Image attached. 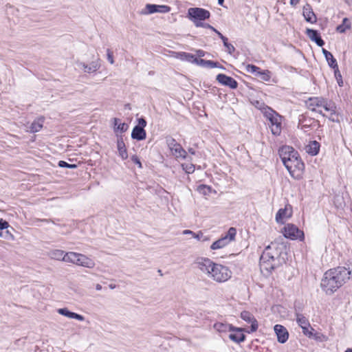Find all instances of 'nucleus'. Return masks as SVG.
<instances>
[{
    "instance_id": "1",
    "label": "nucleus",
    "mask_w": 352,
    "mask_h": 352,
    "mask_svg": "<svg viewBox=\"0 0 352 352\" xmlns=\"http://www.w3.org/2000/svg\"><path fill=\"white\" fill-rule=\"evenodd\" d=\"M287 245L284 243L272 242L263 250L259 261L261 271L268 275L287 258Z\"/></svg>"
},
{
    "instance_id": "2",
    "label": "nucleus",
    "mask_w": 352,
    "mask_h": 352,
    "mask_svg": "<svg viewBox=\"0 0 352 352\" xmlns=\"http://www.w3.org/2000/svg\"><path fill=\"white\" fill-rule=\"evenodd\" d=\"M352 276V270L345 266H338L327 270L321 280V288L328 295L333 294Z\"/></svg>"
},
{
    "instance_id": "3",
    "label": "nucleus",
    "mask_w": 352,
    "mask_h": 352,
    "mask_svg": "<svg viewBox=\"0 0 352 352\" xmlns=\"http://www.w3.org/2000/svg\"><path fill=\"white\" fill-rule=\"evenodd\" d=\"M278 154L291 177L297 180L302 179L305 164L298 152L292 146L285 145L278 149Z\"/></svg>"
},
{
    "instance_id": "4",
    "label": "nucleus",
    "mask_w": 352,
    "mask_h": 352,
    "mask_svg": "<svg viewBox=\"0 0 352 352\" xmlns=\"http://www.w3.org/2000/svg\"><path fill=\"white\" fill-rule=\"evenodd\" d=\"M263 113L270 122L271 131L274 135H279L281 133V116L270 107H265Z\"/></svg>"
},
{
    "instance_id": "5",
    "label": "nucleus",
    "mask_w": 352,
    "mask_h": 352,
    "mask_svg": "<svg viewBox=\"0 0 352 352\" xmlns=\"http://www.w3.org/2000/svg\"><path fill=\"white\" fill-rule=\"evenodd\" d=\"M209 276L218 283H223L231 278L232 272L228 267L214 263Z\"/></svg>"
},
{
    "instance_id": "6",
    "label": "nucleus",
    "mask_w": 352,
    "mask_h": 352,
    "mask_svg": "<svg viewBox=\"0 0 352 352\" xmlns=\"http://www.w3.org/2000/svg\"><path fill=\"white\" fill-rule=\"evenodd\" d=\"M187 17L196 26V23H203L202 21L208 19L210 17V12L202 8H190L188 10Z\"/></svg>"
},
{
    "instance_id": "7",
    "label": "nucleus",
    "mask_w": 352,
    "mask_h": 352,
    "mask_svg": "<svg viewBox=\"0 0 352 352\" xmlns=\"http://www.w3.org/2000/svg\"><path fill=\"white\" fill-rule=\"evenodd\" d=\"M236 235V228L233 227L230 228L228 232L224 236H222L220 239L212 243L210 245V249L219 250L226 247L231 241H234Z\"/></svg>"
},
{
    "instance_id": "8",
    "label": "nucleus",
    "mask_w": 352,
    "mask_h": 352,
    "mask_svg": "<svg viewBox=\"0 0 352 352\" xmlns=\"http://www.w3.org/2000/svg\"><path fill=\"white\" fill-rule=\"evenodd\" d=\"M283 236L292 240L299 239L302 241L305 238L304 232L297 226L292 223H287L283 228Z\"/></svg>"
},
{
    "instance_id": "9",
    "label": "nucleus",
    "mask_w": 352,
    "mask_h": 352,
    "mask_svg": "<svg viewBox=\"0 0 352 352\" xmlns=\"http://www.w3.org/2000/svg\"><path fill=\"white\" fill-rule=\"evenodd\" d=\"M166 143L173 154L177 157L185 159L187 156V152L182 148L180 144L171 137L166 138Z\"/></svg>"
},
{
    "instance_id": "10",
    "label": "nucleus",
    "mask_w": 352,
    "mask_h": 352,
    "mask_svg": "<svg viewBox=\"0 0 352 352\" xmlns=\"http://www.w3.org/2000/svg\"><path fill=\"white\" fill-rule=\"evenodd\" d=\"M298 124L300 125V129L305 132L309 131L310 129L315 126H320V122L314 118L307 117V116L302 115L299 118Z\"/></svg>"
},
{
    "instance_id": "11",
    "label": "nucleus",
    "mask_w": 352,
    "mask_h": 352,
    "mask_svg": "<svg viewBox=\"0 0 352 352\" xmlns=\"http://www.w3.org/2000/svg\"><path fill=\"white\" fill-rule=\"evenodd\" d=\"M195 264L203 273L208 274L209 276L211 268H212L214 263L208 258L198 257L195 261Z\"/></svg>"
},
{
    "instance_id": "12",
    "label": "nucleus",
    "mask_w": 352,
    "mask_h": 352,
    "mask_svg": "<svg viewBox=\"0 0 352 352\" xmlns=\"http://www.w3.org/2000/svg\"><path fill=\"white\" fill-rule=\"evenodd\" d=\"M171 8L166 5H156L147 3L145 6V10H142L141 13L144 14H151L156 12L159 13H168L170 11Z\"/></svg>"
},
{
    "instance_id": "13",
    "label": "nucleus",
    "mask_w": 352,
    "mask_h": 352,
    "mask_svg": "<svg viewBox=\"0 0 352 352\" xmlns=\"http://www.w3.org/2000/svg\"><path fill=\"white\" fill-rule=\"evenodd\" d=\"M241 318L244 321L251 324L250 329L245 330L246 333H251L257 331L258 327V322L252 313L248 311H243L241 313Z\"/></svg>"
},
{
    "instance_id": "14",
    "label": "nucleus",
    "mask_w": 352,
    "mask_h": 352,
    "mask_svg": "<svg viewBox=\"0 0 352 352\" xmlns=\"http://www.w3.org/2000/svg\"><path fill=\"white\" fill-rule=\"evenodd\" d=\"M216 80L222 85L227 86L232 89H236L238 87V82L235 79L224 74H219Z\"/></svg>"
},
{
    "instance_id": "15",
    "label": "nucleus",
    "mask_w": 352,
    "mask_h": 352,
    "mask_svg": "<svg viewBox=\"0 0 352 352\" xmlns=\"http://www.w3.org/2000/svg\"><path fill=\"white\" fill-rule=\"evenodd\" d=\"M228 327L230 331H234L229 335V338L231 340L236 343H241L245 340V336L243 333V331H245L243 329L234 327L231 324Z\"/></svg>"
},
{
    "instance_id": "16",
    "label": "nucleus",
    "mask_w": 352,
    "mask_h": 352,
    "mask_svg": "<svg viewBox=\"0 0 352 352\" xmlns=\"http://www.w3.org/2000/svg\"><path fill=\"white\" fill-rule=\"evenodd\" d=\"M274 329L277 336L278 342L281 344L285 343L289 338V332L287 329L281 324H276Z\"/></svg>"
},
{
    "instance_id": "17",
    "label": "nucleus",
    "mask_w": 352,
    "mask_h": 352,
    "mask_svg": "<svg viewBox=\"0 0 352 352\" xmlns=\"http://www.w3.org/2000/svg\"><path fill=\"white\" fill-rule=\"evenodd\" d=\"M292 214V206L287 205L284 208H280L276 214V221L278 223H283L285 218H289Z\"/></svg>"
},
{
    "instance_id": "18",
    "label": "nucleus",
    "mask_w": 352,
    "mask_h": 352,
    "mask_svg": "<svg viewBox=\"0 0 352 352\" xmlns=\"http://www.w3.org/2000/svg\"><path fill=\"white\" fill-rule=\"evenodd\" d=\"M306 34L314 42L316 43L319 47H322L324 45V41L322 38L320 34L316 30L307 28L306 30Z\"/></svg>"
},
{
    "instance_id": "19",
    "label": "nucleus",
    "mask_w": 352,
    "mask_h": 352,
    "mask_svg": "<svg viewBox=\"0 0 352 352\" xmlns=\"http://www.w3.org/2000/svg\"><path fill=\"white\" fill-rule=\"evenodd\" d=\"M302 14L307 22L315 23L317 21L316 16L314 12L311 5L309 3H306V5L303 6Z\"/></svg>"
},
{
    "instance_id": "20",
    "label": "nucleus",
    "mask_w": 352,
    "mask_h": 352,
    "mask_svg": "<svg viewBox=\"0 0 352 352\" xmlns=\"http://www.w3.org/2000/svg\"><path fill=\"white\" fill-rule=\"evenodd\" d=\"M323 97H310L305 101L306 107L311 111H316V107H321Z\"/></svg>"
},
{
    "instance_id": "21",
    "label": "nucleus",
    "mask_w": 352,
    "mask_h": 352,
    "mask_svg": "<svg viewBox=\"0 0 352 352\" xmlns=\"http://www.w3.org/2000/svg\"><path fill=\"white\" fill-rule=\"evenodd\" d=\"M117 148L119 156L123 160H126L128 158V153L122 135H117Z\"/></svg>"
},
{
    "instance_id": "22",
    "label": "nucleus",
    "mask_w": 352,
    "mask_h": 352,
    "mask_svg": "<svg viewBox=\"0 0 352 352\" xmlns=\"http://www.w3.org/2000/svg\"><path fill=\"white\" fill-rule=\"evenodd\" d=\"M75 265L87 268H93L95 266V263L91 258H89L87 256L79 254V256L77 257V261H76Z\"/></svg>"
},
{
    "instance_id": "23",
    "label": "nucleus",
    "mask_w": 352,
    "mask_h": 352,
    "mask_svg": "<svg viewBox=\"0 0 352 352\" xmlns=\"http://www.w3.org/2000/svg\"><path fill=\"white\" fill-rule=\"evenodd\" d=\"M197 65H199L204 67H208V68H219L221 69H226V68L221 65L219 62L213 61L210 60H204L202 58H197V61L196 63Z\"/></svg>"
},
{
    "instance_id": "24",
    "label": "nucleus",
    "mask_w": 352,
    "mask_h": 352,
    "mask_svg": "<svg viewBox=\"0 0 352 352\" xmlns=\"http://www.w3.org/2000/svg\"><path fill=\"white\" fill-rule=\"evenodd\" d=\"M78 66L84 69L85 72L93 73L96 72L100 67V63L99 59L92 61L89 65H87L85 63H79Z\"/></svg>"
},
{
    "instance_id": "25",
    "label": "nucleus",
    "mask_w": 352,
    "mask_h": 352,
    "mask_svg": "<svg viewBox=\"0 0 352 352\" xmlns=\"http://www.w3.org/2000/svg\"><path fill=\"white\" fill-rule=\"evenodd\" d=\"M57 311L59 314L67 317L69 318L76 319L79 321H83L85 320L83 316L76 314L75 312H72L69 311L67 308H60L58 309Z\"/></svg>"
},
{
    "instance_id": "26",
    "label": "nucleus",
    "mask_w": 352,
    "mask_h": 352,
    "mask_svg": "<svg viewBox=\"0 0 352 352\" xmlns=\"http://www.w3.org/2000/svg\"><path fill=\"white\" fill-rule=\"evenodd\" d=\"M320 144L316 140L310 141L305 146L306 152L311 155H317L320 151Z\"/></svg>"
},
{
    "instance_id": "27",
    "label": "nucleus",
    "mask_w": 352,
    "mask_h": 352,
    "mask_svg": "<svg viewBox=\"0 0 352 352\" xmlns=\"http://www.w3.org/2000/svg\"><path fill=\"white\" fill-rule=\"evenodd\" d=\"M44 121L45 118L43 116H41L35 119L32 122L29 128V131L32 133L40 131L41 129L43 128Z\"/></svg>"
},
{
    "instance_id": "28",
    "label": "nucleus",
    "mask_w": 352,
    "mask_h": 352,
    "mask_svg": "<svg viewBox=\"0 0 352 352\" xmlns=\"http://www.w3.org/2000/svg\"><path fill=\"white\" fill-rule=\"evenodd\" d=\"M131 138L138 141L144 140L146 138V132L144 129L135 126L131 132Z\"/></svg>"
},
{
    "instance_id": "29",
    "label": "nucleus",
    "mask_w": 352,
    "mask_h": 352,
    "mask_svg": "<svg viewBox=\"0 0 352 352\" xmlns=\"http://www.w3.org/2000/svg\"><path fill=\"white\" fill-rule=\"evenodd\" d=\"M322 52L328 63L329 66L333 69L338 67V65L336 59L334 58L333 54L324 48L322 49Z\"/></svg>"
},
{
    "instance_id": "30",
    "label": "nucleus",
    "mask_w": 352,
    "mask_h": 352,
    "mask_svg": "<svg viewBox=\"0 0 352 352\" xmlns=\"http://www.w3.org/2000/svg\"><path fill=\"white\" fill-rule=\"evenodd\" d=\"M176 58L180 59L181 60L186 61L193 64H196L198 58L195 55L185 52H179L177 54Z\"/></svg>"
},
{
    "instance_id": "31",
    "label": "nucleus",
    "mask_w": 352,
    "mask_h": 352,
    "mask_svg": "<svg viewBox=\"0 0 352 352\" xmlns=\"http://www.w3.org/2000/svg\"><path fill=\"white\" fill-rule=\"evenodd\" d=\"M321 107H323L324 109L327 111H330L331 116L336 113V107L334 102L328 100L327 98H323L322 104H321Z\"/></svg>"
},
{
    "instance_id": "32",
    "label": "nucleus",
    "mask_w": 352,
    "mask_h": 352,
    "mask_svg": "<svg viewBox=\"0 0 352 352\" xmlns=\"http://www.w3.org/2000/svg\"><path fill=\"white\" fill-rule=\"evenodd\" d=\"M120 121L119 118H113L114 131L115 132L120 131V133H124L128 129V124L124 122L120 123Z\"/></svg>"
},
{
    "instance_id": "33",
    "label": "nucleus",
    "mask_w": 352,
    "mask_h": 352,
    "mask_svg": "<svg viewBox=\"0 0 352 352\" xmlns=\"http://www.w3.org/2000/svg\"><path fill=\"white\" fill-rule=\"evenodd\" d=\"M351 23L348 18H344L340 25L336 28V31L339 33H344L346 30L351 29Z\"/></svg>"
},
{
    "instance_id": "34",
    "label": "nucleus",
    "mask_w": 352,
    "mask_h": 352,
    "mask_svg": "<svg viewBox=\"0 0 352 352\" xmlns=\"http://www.w3.org/2000/svg\"><path fill=\"white\" fill-rule=\"evenodd\" d=\"M296 322L301 327H310L309 322L308 319L304 316L302 314L299 313H296Z\"/></svg>"
},
{
    "instance_id": "35",
    "label": "nucleus",
    "mask_w": 352,
    "mask_h": 352,
    "mask_svg": "<svg viewBox=\"0 0 352 352\" xmlns=\"http://www.w3.org/2000/svg\"><path fill=\"white\" fill-rule=\"evenodd\" d=\"M65 252L61 250H54L51 252L50 255L52 258L65 261Z\"/></svg>"
},
{
    "instance_id": "36",
    "label": "nucleus",
    "mask_w": 352,
    "mask_h": 352,
    "mask_svg": "<svg viewBox=\"0 0 352 352\" xmlns=\"http://www.w3.org/2000/svg\"><path fill=\"white\" fill-rule=\"evenodd\" d=\"M80 253H76L74 252H66L65 262L71 263L75 264L77 261V257L79 256Z\"/></svg>"
},
{
    "instance_id": "37",
    "label": "nucleus",
    "mask_w": 352,
    "mask_h": 352,
    "mask_svg": "<svg viewBox=\"0 0 352 352\" xmlns=\"http://www.w3.org/2000/svg\"><path fill=\"white\" fill-rule=\"evenodd\" d=\"M197 190L199 194L206 196L211 192L212 188L205 184H201L197 186Z\"/></svg>"
},
{
    "instance_id": "38",
    "label": "nucleus",
    "mask_w": 352,
    "mask_h": 352,
    "mask_svg": "<svg viewBox=\"0 0 352 352\" xmlns=\"http://www.w3.org/2000/svg\"><path fill=\"white\" fill-rule=\"evenodd\" d=\"M256 76H260L264 81H270L271 78V72L269 70H260L258 74H256Z\"/></svg>"
},
{
    "instance_id": "39",
    "label": "nucleus",
    "mask_w": 352,
    "mask_h": 352,
    "mask_svg": "<svg viewBox=\"0 0 352 352\" xmlns=\"http://www.w3.org/2000/svg\"><path fill=\"white\" fill-rule=\"evenodd\" d=\"M222 42L223 43L224 47L226 48V51L228 52V54H232L235 51L236 49L234 47V45L228 43V38L223 39Z\"/></svg>"
},
{
    "instance_id": "40",
    "label": "nucleus",
    "mask_w": 352,
    "mask_h": 352,
    "mask_svg": "<svg viewBox=\"0 0 352 352\" xmlns=\"http://www.w3.org/2000/svg\"><path fill=\"white\" fill-rule=\"evenodd\" d=\"M58 165L60 168H67L71 169H74L78 167L77 164H69L67 162L63 160H60L58 163Z\"/></svg>"
},
{
    "instance_id": "41",
    "label": "nucleus",
    "mask_w": 352,
    "mask_h": 352,
    "mask_svg": "<svg viewBox=\"0 0 352 352\" xmlns=\"http://www.w3.org/2000/svg\"><path fill=\"white\" fill-rule=\"evenodd\" d=\"M333 70H334V76L338 82V84L340 87H342L343 85V81H342V77L341 73L339 70V68L337 67V68L334 69Z\"/></svg>"
},
{
    "instance_id": "42",
    "label": "nucleus",
    "mask_w": 352,
    "mask_h": 352,
    "mask_svg": "<svg viewBox=\"0 0 352 352\" xmlns=\"http://www.w3.org/2000/svg\"><path fill=\"white\" fill-rule=\"evenodd\" d=\"M261 68L254 65L249 64L246 66V71L252 74H258Z\"/></svg>"
},
{
    "instance_id": "43",
    "label": "nucleus",
    "mask_w": 352,
    "mask_h": 352,
    "mask_svg": "<svg viewBox=\"0 0 352 352\" xmlns=\"http://www.w3.org/2000/svg\"><path fill=\"white\" fill-rule=\"evenodd\" d=\"M183 170L188 174L192 173L195 171L193 164H182Z\"/></svg>"
},
{
    "instance_id": "44",
    "label": "nucleus",
    "mask_w": 352,
    "mask_h": 352,
    "mask_svg": "<svg viewBox=\"0 0 352 352\" xmlns=\"http://www.w3.org/2000/svg\"><path fill=\"white\" fill-rule=\"evenodd\" d=\"M137 120H138V124L135 125V126L140 127L141 129H144L147 124L145 118L143 117H141V118H138Z\"/></svg>"
},
{
    "instance_id": "45",
    "label": "nucleus",
    "mask_w": 352,
    "mask_h": 352,
    "mask_svg": "<svg viewBox=\"0 0 352 352\" xmlns=\"http://www.w3.org/2000/svg\"><path fill=\"white\" fill-rule=\"evenodd\" d=\"M196 27L197 28H208V29H210L211 30H212L213 32H215V30L217 29H215L214 27H212L211 25L208 24V23H196Z\"/></svg>"
},
{
    "instance_id": "46",
    "label": "nucleus",
    "mask_w": 352,
    "mask_h": 352,
    "mask_svg": "<svg viewBox=\"0 0 352 352\" xmlns=\"http://www.w3.org/2000/svg\"><path fill=\"white\" fill-rule=\"evenodd\" d=\"M131 160L134 164H137L140 168H142V162L136 155H132Z\"/></svg>"
},
{
    "instance_id": "47",
    "label": "nucleus",
    "mask_w": 352,
    "mask_h": 352,
    "mask_svg": "<svg viewBox=\"0 0 352 352\" xmlns=\"http://www.w3.org/2000/svg\"><path fill=\"white\" fill-rule=\"evenodd\" d=\"M192 237L195 238V239H197V240L200 241V240H203V241H206L207 240L206 238H204V234L201 231H199L197 233H195V234H192Z\"/></svg>"
},
{
    "instance_id": "48",
    "label": "nucleus",
    "mask_w": 352,
    "mask_h": 352,
    "mask_svg": "<svg viewBox=\"0 0 352 352\" xmlns=\"http://www.w3.org/2000/svg\"><path fill=\"white\" fill-rule=\"evenodd\" d=\"M9 226L10 225L8 221L3 219H0V230L7 229Z\"/></svg>"
},
{
    "instance_id": "49",
    "label": "nucleus",
    "mask_w": 352,
    "mask_h": 352,
    "mask_svg": "<svg viewBox=\"0 0 352 352\" xmlns=\"http://www.w3.org/2000/svg\"><path fill=\"white\" fill-rule=\"evenodd\" d=\"M214 327L217 328L218 331H226L228 326L227 324H224L223 323H217L215 324Z\"/></svg>"
},
{
    "instance_id": "50",
    "label": "nucleus",
    "mask_w": 352,
    "mask_h": 352,
    "mask_svg": "<svg viewBox=\"0 0 352 352\" xmlns=\"http://www.w3.org/2000/svg\"><path fill=\"white\" fill-rule=\"evenodd\" d=\"M107 60H109V62L111 64H113L114 63L113 52L109 49H107Z\"/></svg>"
},
{
    "instance_id": "51",
    "label": "nucleus",
    "mask_w": 352,
    "mask_h": 352,
    "mask_svg": "<svg viewBox=\"0 0 352 352\" xmlns=\"http://www.w3.org/2000/svg\"><path fill=\"white\" fill-rule=\"evenodd\" d=\"M308 327H301L303 333L306 336H308L309 337H311L312 333L309 331Z\"/></svg>"
},
{
    "instance_id": "52",
    "label": "nucleus",
    "mask_w": 352,
    "mask_h": 352,
    "mask_svg": "<svg viewBox=\"0 0 352 352\" xmlns=\"http://www.w3.org/2000/svg\"><path fill=\"white\" fill-rule=\"evenodd\" d=\"M308 327H301L303 333L306 336H308L309 337H311L312 333L309 331Z\"/></svg>"
},
{
    "instance_id": "53",
    "label": "nucleus",
    "mask_w": 352,
    "mask_h": 352,
    "mask_svg": "<svg viewBox=\"0 0 352 352\" xmlns=\"http://www.w3.org/2000/svg\"><path fill=\"white\" fill-rule=\"evenodd\" d=\"M256 104L255 105L257 108L261 109V111H263V108L265 107H267L266 105H265V104L263 102H260L259 101H256Z\"/></svg>"
},
{
    "instance_id": "54",
    "label": "nucleus",
    "mask_w": 352,
    "mask_h": 352,
    "mask_svg": "<svg viewBox=\"0 0 352 352\" xmlns=\"http://www.w3.org/2000/svg\"><path fill=\"white\" fill-rule=\"evenodd\" d=\"M196 54L198 57H203L205 56L206 52L202 50H196Z\"/></svg>"
},
{
    "instance_id": "55",
    "label": "nucleus",
    "mask_w": 352,
    "mask_h": 352,
    "mask_svg": "<svg viewBox=\"0 0 352 352\" xmlns=\"http://www.w3.org/2000/svg\"><path fill=\"white\" fill-rule=\"evenodd\" d=\"M214 32L218 35V36L221 39V41L226 38L217 30H216Z\"/></svg>"
},
{
    "instance_id": "56",
    "label": "nucleus",
    "mask_w": 352,
    "mask_h": 352,
    "mask_svg": "<svg viewBox=\"0 0 352 352\" xmlns=\"http://www.w3.org/2000/svg\"><path fill=\"white\" fill-rule=\"evenodd\" d=\"M183 234H191L192 236V234H195V232H193L192 231H191L190 230H185L183 231Z\"/></svg>"
},
{
    "instance_id": "57",
    "label": "nucleus",
    "mask_w": 352,
    "mask_h": 352,
    "mask_svg": "<svg viewBox=\"0 0 352 352\" xmlns=\"http://www.w3.org/2000/svg\"><path fill=\"white\" fill-rule=\"evenodd\" d=\"M300 0H290V4L292 6H296L299 3Z\"/></svg>"
},
{
    "instance_id": "58",
    "label": "nucleus",
    "mask_w": 352,
    "mask_h": 352,
    "mask_svg": "<svg viewBox=\"0 0 352 352\" xmlns=\"http://www.w3.org/2000/svg\"><path fill=\"white\" fill-rule=\"evenodd\" d=\"M37 221H41V222H47V223L52 221V223H54V221H52L51 219H37Z\"/></svg>"
},
{
    "instance_id": "59",
    "label": "nucleus",
    "mask_w": 352,
    "mask_h": 352,
    "mask_svg": "<svg viewBox=\"0 0 352 352\" xmlns=\"http://www.w3.org/2000/svg\"><path fill=\"white\" fill-rule=\"evenodd\" d=\"M188 152L192 154V155H195V150L192 148H188Z\"/></svg>"
},
{
    "instance_id": "60",
    "label": "nucleus",
    "mask_w": 352,
    "mask_h": 352,
    "mask_svg": "<svg viewBox=\"0 0 352 352\" xmlns=\"http://www.w3.org/2000/svg\"><path fill=\"white\" fill-rule=\"evenodd\" d=\"M102 285H100V284H97V285H96V290H98V291L101 290V289H102Z\"/></svg>"
},
{
    "instance_id": "61",
    "label": "nucleus",
    "mask_w": 352,
    "mask_h": 352,
    "mask_svg": "<svg viewBox=\"0 0 352 352\" xmlns=\"http://www.w3.org/2000/svg\"><path fill=\"white\" fill-rule=\"evenodd\" d=\"M316 113H320V115H322L323 117H324V116H325V114L322 113V110H318V109H316Z\"/></svg>"
},
{
    "instance_id": "62",
    "label": "nucleus",
    "mask_w": 352,
    "mask_h": 352,
    "mask_svg": "<svg viewBox=\"0 0 352 352\" xmlns=\"http://www.w3.org/2000/svg\"><path fill=\"white\" fill-rule=\"evenodd\" d=\"M109 287L110 289H115L116 287V285H114V284H110L109 285Z\"/></svg>"
},
{
    "instance_id": "63",
    "label": "nucleus",
    "mask_w": 352,
    "mask_h": 352,
    "mask_svg": "<svg viewBox=\"0 0 352 352\" xmlns=\"http://www.w3.org/2000/svg\"><path fill=\"white\" fill-rule=\"evenodd\" d=\"M223 2H224V0H218V3L220 6H223Z\"/></svg>"
},
{
    "instance_id": "64",
    "label": "nucleus",
    "mask_w": 352,
    "mask_h": 352,
    "mask_svg": "<svg viewBox=\"0 0 352 352\" xmlns=\"http://www.w3.org/2000/svg\"><path fill=\"white\" fill-rule=\"evenodd\" d=\"M344 1L349 5L352 3V0H344Z\"/></svg>"
}]
</instances>
